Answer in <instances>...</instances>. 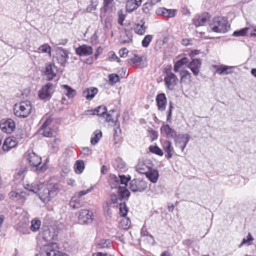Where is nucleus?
<instances>
[{"label": "nucleus", "instance_id": "1", "mask_svg": "<svg viewBox=\"0 0 256 256\" xmlns=\"http://www.w3.org/2000/svg\"><path fill=\"white\" fill-rule=\"evenodd\" d=\"M26 190L33 193H38L40 198L44 202H50L58 192L60 188L57 183H50L44 185L38 182L30 184H27L24 185Z\"/></svg>", "mask_w": 256, "mask_h": 256}, {"label": "nucleus", "instance_id": "2", "mask_svg": "<svg viewBox=\"0 0 256 256\" xmlns=\"http://www.w3.org/2000/svg\"><path fill=\"white\" fill-rule=\"evenodd\" d=\"M32 104L30 102L26 100L14 104L13 110L16 116L18 118H25L31 113Z\"/></svg>", "mask_w": 256, "mask_h": 256}, {"label": "nucleus", "instance_id": "3", "mask_svg": "<svg viewBox=\"0 0 256 256\" xmlns=\"http://www.w3.org/2000/svg\"><path fill=\"white\" fill-rule=\"evenodd\" d=\"M229 26L228 22L224 18H214L209 23L208 30L219 33H225L228 30Z\"/></svg>", "mask_w": 256, "mask_h": 256}, {"label": "nucleus", "instance_id": "4", "mask_svg": "<svg viewBox=\"0 0 256 256\" xmlns=\"http://www.w3.org/2000/svg\"><path fill=\"white\" fill-rule=\"evenodd\" d=\"M42 120H44V122L39 129V133L46 137H52L54 136L56 133L50 128V124L52 122V118L48 116H44Z\"/></svg>", "mask_w": 256, "mask_h": 256}, {"label": "nucleus", "instance_id": "5", "mask_svg": "<svg viewBox=\"0 0 256 256\" xmlns=\"http://www.w3.org/2000/svg\"><path fill=\"white\" fill-rule=\"evenodd\" d=\"M147 187V182L140 178L134 179L130 182V188L134 192H142Z\"/></svg>", "mask_w": 256, "mask_h": 256}, {"label": "nucleus", "instance_id": "6", "mask_svg": "<svg viewBox=\"0 0 256 256\" xmlns=\"http://www.w3.org/2000/svg\"><path fill=\"white\" fill-rule=\"evenodd\" d=\"M57 246L56 243H50L44 245L41 248L39 256H56L58 250H56Z\"/></svg>", "mask_w": 256, "mask_h": 256}, {"label": "nucleus", "instance_id": "7", "mask_svg": "<svg viewBox=\"0 0 256 256\" xmlns=\"http://www.w3.org/2000/svg\"><path fill=\"white\" fill-rule=\"evenodd\" d=\"M54 86L50 82L47 83L42 86L38 91V96L41 100H44L51 97L54 92Z\"/></svg>", "mask_w": 256, "mask_h": 256}, {"label": "nucleus", "instance_id": "8", "mask_svg": "<svg viewBox=\"0 0 256 256\" xmlns=\"http://www.w3.org/2000/svg\"><path fill=\"white\" fill-rule=\"evenodd\" d=\"M0 128L2 132L11 134L16 128V124L13 120L11 118H4L0 120Z\"/></svg>", "mask_w": 256, "mask_h": 256}, {"label": "nucleus", "instance_id": "9", "mask_svg": "<svg viewBox=\"0 0 256 256\" xmlns=\"http://www.w3.org/2000/svg\"><path fill=\"white\" fill-rule=\"evenodd\" d=\"M190 136L188 134H179L174 138L176 147L179 148L183 152L188 142Z\"/></svg>", "mask_w": 256, "mask_h": 256}, {"label": "nucleus", "instance_id": "10", "mask_svg": "<svg viewBox=\"0 0 256 256\" xmlns=\"http://www.w3.org/2000/svg\"><path fill=\"white\" fill-rule=\"evenodd\" d=\"M26 159L30 165L36 168L35 170H39L42 168V166H40L42 163L41 158L34 152L29 153L27 156Z\"/></svg>", "mask_w": 256, "mask_h": 256}, {"label": "nucleus", "instance_id": "11", "mask_svg": "<svg viewBox=\"0 0 256 256\" xmlns=\"http://www.w3.org/2000/svg\"><path fill=\"white\" fill-rule=\"evenodd\" d=\"M93 213L88 210H82L79 213L78 222L80 224H89L93 220Z\"/></svg>", "mask_w": 256, "mask_h": 256}, {"label": "nucleus", "instance_id": "12", "mask_svg": "<svg viewBox=\"0 0 256 256\" xmlns=\"http://www.w3.org/2000/svg\"><path fill=\"white\" fill-rule=\"evenodd\" d=\"M112 182L111 184V187L113 188L119 186L122 184V186H126L128 182L130 180V177L124 175H119L118 176H112Z\"/></svg>", "mask_w": 256, "mask_h": 256}, {"label": "nucleus", "instance_id": "13", "mask_svg": "<svg viewBox=\"0 0 256 256\" xmlns=\"http://www.w3.org/2000/svg\"><path fill=\"white\" fill-rule=\"evenodd\" d=\"M178 78L176 76L170 72H168L164 77V82L168 90H173L174 86L176 84Z\"/></svg>", "mask_w": 256, "mask_h": 256}, {"label": "nucleus", "instance_id": "14", "mask_svg": "<svg viewBox=\"0 0 256 256\" xmlns=\"http://www.w3.org/2000/svg\"><path fill=\"white\" fill-rule=\"evenodd\" d=\"M58 72L56 66L53 63H49L46 64L44 74L48 80H51L56 77Z\"/></svg>", "mask_w": 256, "mask_h": 256}, {"label": "nucleus", "instance_id": "15", "mask_svg": "<svg viewBox=\"0 0 256 256\" xmlns=\"http://www.w3.org/2000/svg\"><path fill=\"white\" fill-rule=\"evenodd\" d=\"M210 16L208 13H204L196 16L193 19V24L196 26H204L210 20Z\"/></svg>", "mask_w": 256, "mask_h": 256}, {"label": "nucleus", "instance_id": "16", "mask_svg": "<svg viewBox=\"0 0 256 256\" xmlns=\"http://www.w3.org/2000/svg\"><path fill=\"white\" fill-rule=\"evenodd\" d=\"M18 142V139L14 136L7 138L4 140L2 146V149L4 151L8 152L16 146Z\"/></svg>", "mask_w": 256, "mask_h": 256}, {"label": "nucleus", "instance_id": "17", "mask_svg": "<svg viewBox=\"0 0 256 256\" xmlns=\"http://www.w3.org/2000/svg\"><path fill=\"white\" fill-rule=\"evenodd\" d=\"M16 230L20 234H30L28 222L27 220L20 222L16 226Z\"/></svg>", "mask_w": 256, "mask_h": 256}, {"label": "nucleus", "instance_id": "18", "mask_svg": "<svg viewBox=\"0 0 256 256\" xmlns=\"http://www.w3.org/2000/svg\"><path fill=\"white\" fill-rule=\"evenodd\" d=\"M162 146L164 150L166 152L165 156L168 158H172L174 152L172 142L168 140H165L162 142Z\"/></svg>", "mask_w": 256, "mask_h": 256}, {"label": "nucleus", "instance_id": "19", "mask_svg": "<svg viewBox=\"0 0 256 256\" xmlns=\"http://www.w3.org/2000/svg\"><path fill=\"white\" fill-rule=\"evenodd\" d=\"M202 65V60L200 59H194L188 66L194 76H198L200 72Z\"/></svg>", "mask_w": 256, "mask_h": 256}, {"label": "nucleus", "instance_id": "20", "mask_svg": "<svg viewBox=\"0 0 256 256\" xmlns=\"http://www.w3.org/2000/svg\"><path fill=\"white\" fill-rule=\"evenodd\" d=\"M156 100L158 110L160 111H164L166 110V106L167 103V99L165 94L162 93L158 94Z\"/></svg>", "mask_w": 256, "mask_h": 256}, {"label": "nucleus", "instance_id": "21", "mask_svg": "<svg viewBox=\"0 0 256 256\" xmlns=\"http://www.w3.org/2000/svg\"><path fill=\"white\" fill-rule=\"evenodd\" d=\"M42 237L46 241H50L56 238L57 234L54 231L53 228H50L43 230Z\"/></svg>", "mask_w": 256, "mask_h": 256}, {"label": "nucleus", "instance_id": "22", "mask_svg": "<svg viewBox=\"0 0 256 256\" xmlns=\"http://www.w3.org/2000/svg\"><path fill=\"white\" fill-rule=\"evenodd\" d=\"M93 50L92 46L83 44L76 48V52L80 56H86L92 53Z\"/></svg>", "mask_w": 256, "mask_h": 256}, {"label": "nucleus", "instance_id": "23", "mask_svg": "<svg viewBox=\"0 0 256 256\" xmlns=\"http://www.w3.org/2000/svg\"><path fill=\"white\" fill-rule=\"evenodd\" d=\"M161 133L168 138H174L176 136V132L168 124L162 126L160 128Z\"/></svg>", "mask_w": 256, "mask_h": 256}, {"label": "nucleus", "instance_id": "24", "mask_svg": "<svg viewBox=\"0 0 256 256\" xmlns=\"http://www.w3.org/2000/svg\"><path fill=\"white\" fill-rule=\"evenodd\" d=\"M148 164L149 160H140L136 166V170L140 174H146L150 168Z\"/></svg>", "mask_w": 256, "mask_h": 256}, {"label": "nucleus", "instance_id": "25", "mask_svg": "<svg viewBox=\"0 0 256 256\" xmlns=\"http://www.w3.org/2000/svg\"><path fill=\"white\" fill-rule=\"evenodd\" d=\"M107 109L105 106H100L94 110H88L85 112L86 114H96L98 116L105 117V114Z\"/></svg>", "mask_w": 256, "mask_h": 256}, {"label": "nucleus", "instance_id": "26", "mask_svg": "<svg viewBox=\"0 0 256 256\" xmlns=\"http://www.w3.org/2000/svg\"><path fill=\"white\" fill-rule=\"evenodd\" d=\"M68 58V52L63 48H60L57 54V60L60 64L63 66Z\"/></svg>", "mask_w": 256, "mask_h": 256}, {"label": "nucleus", "instance_id": "27", "mask_svg": "<svg viewBox=\"0 0 256 256\" xmlns=\"http://www.w3.org/2000/svg\"><path fill=\"white\" fill-rule=\"evenodd\" d=\"M61 89L62 92L68 97V98H72L76 95V90L67 84L62 85Z\"/></svg>", "mask_w": 256, "mask_h": 256}, {"label": "nucleus", "instance_id": "28", "mask_svg": "<svg viewBox=\"0 0 256 256\" xmlns=\"http://www.w3.org/2000/svg\"><path fill=\"white\" fill-rule=\"evenodd\" d=\"M98 90L96 88H90L86 89L82 92V96L88 100H92L97 94Z\"/></svg>", "mask_w": 256, "mask_h": 256}, {"label": "nucleus", "instance_id": "29", "mask_svg": "<svg viewBox=\"0 0 256 256\" xmlns=\"http://www.w3.org/2000/svg\"><path fill=\"white\" fill-rule=\"evenodd\" d=\"M176 10L172 9H166V8H159L156 10V14H162L168 18H173L176 15Z\"/></svg>", "mask_w": 256, "mask_h": 256}, {"label": "nucleus", "instance_id": "30", "mask_svg": "<svg viewBox=\"0 0 256 256\" xmlns=\"http://www.w3.org/2000/svg\"><path fill=\"white\" fill-rule=\"evenodd\" d=\"M26 195V192L20 190L12 191L9 194L10 198L14 200H17L22 198H24Z\"/></svg>", "mask_w": 256, "mask_h": 256}, {"label": "nucleus", "instance_id": "31", "mask_svg": "<svg viewBox=\"0 0 256 256\" xmlns=\"http://www.w3.org/2000/svg\"><path fill=\"white\" fill-rule=\"evenodd\" d=\"M146 175L152 182L156 183L158 181L159 174L157 170L150 168Z\"/></svg>", "mask_w": 256, "mask_h": 256}, {"label": "nucleus", "instance_id": "32", "mask_svg": "<svg viewBox=\"0 0 256 256\" xmlns=\"http://www.w3.org/2000/svg\"><path fill=\"white\" fill-rule=\"evenodd\" d=\"M213 66L216 68V72L220 74H228L231 73L232 72L230 70L232 68V66L223 65H214Z\"/></svg>", "mask_w": 256, "mask_h": 256}, {"label": "nucleus", "instance_id": "33", "mask_svg": "<svg viewBox=\"0 0 256 256\" xmlns=\"http://www.w3.org/2000/svg\"><path fill=\"white\" fill-rule=\"evenodd\" d=\"M144 22L141 20L140 24H138L134 28V32L138 35H143L146 30V26H144Z\"/></svg>", "mask_w": 256, "mask_h": 256}, {"label": "nucleus", "instance_id": "34", "mask_svg": "<svg viewBox=\"0 0 256 256\" xmlns=\"http://www.w3.org/2000/svg\"><path fill=\"white\" fill-rule=\"evenodd\" d=\"M113 166L115 169L118 170L122 171L126 168V164L121 158H120L114 160L113 162Z\"/></svg>", "mask_w": 256, "mask_h": 256}, {"label": "nucleus", "instance_id": "35", "mask_svg": "<svg viewBox=\"0 0 256 256\" xmlns=\"http://www.w3.org/2000/svg\"><path fill=\"white\" fill-rule=\"evenodd\" d=\"M102 136V132L100 130H97L94 131L92 136L90 142L92 144H96Z\"/></svg>", "mask_w": 256, "mask_h": 256}, {"label": "nucleus", "instance_id": "36", "mask_svg": "<svg viewBox=\"0 0 256 256\" xmlns=\"http://www.w3.org/2000/svg\"><path fill=\"white\" fill-rule=\"evenodd\" d=\"M70 204L74 209L78 208L82 206V203L80 200V198L74 195L72 197Z\"/></svg>", "mask_w": 256, "mask_h": 256}, {"label": "nucleus", "instance_id": "37", "mask_svg": "<svg viewBox=\"0 0 256 256\" xmlns=\"http://www.w3.org/2000/svg\"><path fill=\"white\" fill-rule=\"evenodd\" d=\"M130 224L131 222L130 219L124 216L122 217V220H120L119 222V226L124 230H127L130 228Z\"/></svg>", "mask_w": 256, "mask_h": 256}, {"label": "nucleus", "instance_id": "38", "mask_svg": "<svg viewBox=\"0 0 256 256\" xmlns=\"http://www.w3.org/2000/svg\"><path fill=\"white\" fill-rule=\"evenodd\" d=\"M41 225V222L36 219H34L31 221V225L30 228V231L36 232L40 230Z\"/></svg>", "mask_w": 256, "mask_h": 256}, {"label": "nucleus", "instance_id": "39", "mask_svg": "<svg viewBox=\"0 0 256 256\" xmlns=\"http://www.w3.org/2000/svg\"><path fill=\"white\" fill-rule=\"evenodd\" d=\"M111 245V241L109 240H101L97 242L96 248L102 249L108 248Z\"/></svg>", "mask_w": 256, "mask_h": 256}, {"label": "nucleus", "instance_id": "40", "mask_svg": "<svg viewBox=\"0 0 256 256\" xmlns=\"http://www.w3.org/2000/svg\"><path fill=\"white\" fill-rule=\"evenodd\" d=\"M118 192L122 198L129 197L130 192L126 186H120L118 188Z\"/></svg>", "mask_w": 256, "mask_h": 256}, {"label": "nucleus", "instance_id": "41", "mask_svg": "<svg viewBox=\"0 0 256 256\" xmlns=\"http://www.w3.org/2000/svg\"><path fill=\"white\" fill-rule=\"evenodd\" d=\"M138 4L134 0H129L126 4V10L127 12H131L138 8Z\"/></svg>", "mask_w": 256, "mask_h": 256}, {"label": "nucleus", "instance_id": "42", "mask_svg": "<svg viewBox=\"0 0 256 256\" xmlns=\"http://www.w3.org/2000/svg\"><path fill=\"white\" fill-rule=\"evenodd\" d=\"M84 168V161L78 160L75 164V171L77 174H81Z\"/></svg>", "mask_w": 256, "mask_h": 256}, {"label": "nucleus", "instance_id": "43", "mask_svg": "<svg viewBox=\"0 0 256 256\" xmlns=\"http://www.w3.org/2000/svg\"><path fill=\"white\" fill-rule=\"evenodd\" d=\"M249 30V28H244L239 30H236L233 32L232 36L236 37L244 36L248 33Z\"/></svg>", "mask_w": 256, "mask_h": 256}, {"label": "nucleus", "instance_id": "44", "mask_svg": "<svg viewBox=\"0 0 256 256\" xmlns=\"http://www.w3.org/2000/svg\"><path fill=\"white\" fill-rule=\"evenodd\" d=\"M38 52L39 53H48L50 56L51 48L48 44H45L40 46L38 48Z\"/></svg>", "mask_w": 256, "mask_h": 256}, {"label": "nucleus", "instance_id": "45", "mask_svg": "<svg viewBox=\"0 0 256 256\" xmlns=\"http://www.w3.org/2000/svg\"><path fill=\"white\" fill-rule=\"evenodd\" d=\"M142 60V56L135 55L133 58H130L128 60V63L130 64H136V65L139 66Z\"/></svg>", "mask_w": 256, "mask_h": 256}, {"label": "nucleus", "instance_id": "46", "mask_svg": "<svg viewBox=\"0 0 256 256\" xmlns=\"http://www.w3.org/2000/svg\"><path fill=\"white\" fill-rule=\"evenodd\" d=\"M180 74L182 82H186V80H190L191 78V74L187 70L180 71Z\"/></svg>", "mask_w": 256, "mask_h": 256}, {"label": "nucleus", "instance_id": "47", "mask_svg": "<svg viewBox=\"0 0 256 256\" xmlns=\"http://www.w3.org/2000/svg\"><path fill=\"white\" fill-rule=\"evenodd\" d=\"M149 150L150 152L160 156H162L164 154L162 150L156 146H150L149 147Z\"/></svg>", "mask_w": 256, "mask_h": 256}, {"label": "nucleus", "instance_id": "48", "mask_svg": "<svg viewBox=\"0 0 256 256\" xmlns=\"http://www.w3.org/2000/svg\"><path fill=\"white\" fill-rule=\"evenodd\" d=\"M153 36L151 34L146 35L142 42V46L144 48H147L150 42L152 41Z\"/></svg>", "mask_w": 256, "mask_h": 256}, {"label": "nucleus", "instance_id": "49", "mask_svg": "<svg viewBox=\"0 0 256 256\" xmlns=\"http://www.w3.org/2000/svg\"><path fill=\"white\" fill-rule=\"evenodd\" d=\"M120 214L122 217L126 216L128 212V208L125 203H121L120 204Z\"/></svg>", "mask_w": 256, "mask_h": 256}, {"label": "nucleus", "instance_id": "50", "mask_svg": "<svg viewBox=\"0 0 256 256\" xmlns=\"http://www.w3.org/2000/svg\"><path fill=\"white\" fill-rule=\"evenodd\" d=\"M26 168L25 167L21 168L15 176V178L18 180H22L24 177V175L26 172Z\"/></svg>", "mask_w": 256, "mask_h": 256}, {"label": "nucleus", "instance_id": "51", "mask_svg": "<svg viewBox=\"0 0 256 256\" xmlns=\"http://www.w3.org/2000/svg\"><path fill=\"white\" fill-rule=\"evenodd\" d=\"M60 143V140L56 138L50 143V146L53 151L56 152L58 150Z\"/></svg>", "mask_w": 256, "mask_h": 256}, {"label": "nucleus", "instance_id": "52", "mask_svg": "<svg viewBox=\"0 0 256 256\" xmlns=\"http://www.w3.org/2000/svg\"><path fill=\"white\" fill-rule=\"evenodd\" d=\"M174 107L172 106V102L169 103L168 110L167 116H166V120L169 123H170L172 122V110Z\"/></svg>", "mask_w": 256, "mask_h": 256}, {"label": "nucleus", "instance_id": "53", "mask_svg": "<svg viewBox=\"0 0 256 256\" xmlns=\"http://www.w3.org/2000/svg\"><path fill=\"white\" fill-rule=\"evenodd\" d=\"M253 240V238L251 234L249 233L246 236V238H243L242 243L240 244V246H241L242 245L248 244L250 245L252 244V242Z\"/></svg>", "mask_w": 256, "mask_h": 256}, {"label": "nucleus", "instance_id": "54", "mask_svg": "<svg viewBox=\"0 0 256 256\" xmlns=\"http://www.w3.org/2000/svg\"><path fill=\"white\" fill-rule=\"evenodd\" d=\"M92 190V188L91 187L86 190H81L78 192H76L74 194V196H78V198H81L82 196H84L88 193L90 192Z\"/></svg>", "mask_w": 256, "mask_h": 256}, {"label": "nucleus", "instance_id": "55", "mask_svg": "<svg viewBox=\"0 0 256 256\" xmlns=\"http://www.w3.org/2000/svg\"><path fill=\"white\" fill-rule=\"evenodd\" d=\"M110 82L116 84L120 80V77L116 74H110L108 76Z\"/></svg>", "mask_w": 256, "mask_h": 256}, {"label": "nucleus", "instance_id": "56", "mask_svg": "<svg viewBox=\"0 0 256 256\" xmlns=\"http://www.w3.org/2000/svg\"><path fill=\"white\" fill-rule=\"evenodd\" d=\"M115 111L114 110H110L108 112H106L105 114V117L106 120L109 122H114V120L113 118V116L112 115V113L114 112Z\"/></svg>", "mask_w": 256, "mask_h": 256}, {"label": "nucleus", "instance_id": "57", "mask_svg": "<svg viewBox=\"0 0 256 256\" xmlns=\"http://www.w3.org/2000/svg\"><path fill=\"white\" fill-rule=\"evenodd\" d=\"M118 23L121 26L123 25V22L125 19V15L123 14V12L122 10H120L118 12Z\"/></svg>", "mask_w": 256, "mask_h": 256}, {"label": "nucleus", "instance_id": "58", "mask_svg": "<svg viewBox=\"0 0 256 256\" xmlns=\"http://www.w3.org/2000/svg\"><path fill=\"white\" fill-rule=\"evenodd\" d=\"M113 1L114 0H104V6L103 8V10L104 12H106L108 10L110 7V5L112 4Z\"/></svg>", "mask_w": 256, "mask_h": 256}, {"label": "nucleus", "instance_id": "59", "mask_svg": "<svg viewBox=\"0 0 256 256\" xmlns=\"http://www.w3.org/2000/svg\"><path fill=\"white\" fill-rule=\"evenodd\" d=\"M81 152L83 155L88 156L92 154V150L89 148L86 147L82 149Z\"/></svg>", "mask_w": 256, "mask_h": 256}, {"label": "nucleus", "instance_id": "60", "mask_svg": "<svg viewBox=\"0 0 256 256\" xmlns=\"http://www.w3.org/2000/svg\"><path fill=\"white\" fill-rule=\"evenodd\" d=\"M184 65V64L180 60H178L174 65V70L175 72H177L179 70V68Z\"/></svg>", "mask_w": 256, "mask_h": 256}, {"label": "nucleus", "instance_id": "61", "mask_svg": "<svg viewBox=\"0 0 256 256\" xmlns=\"http://www.w3.org/2000/svg\"><path fill=\"white\" fill-rule=\"evenodd\" d=\"M109 56H110V58L112 60H114V61L116 60L118 62H120V58L117 56L113 52H109Z\"/></svg>", "mask_w": 256, "mask_h": 256}, {"label": "nucleus", "instance_id": "62", "mask_svg": "<svg viewBox=\"0 0 256 256\" xmlns=\"http://www.w3.org/2000/svg\"><path fill=\"white\" fill-rule=\"evenodd\" d=\"M128 51L126 48H122L120 50L119 54L120 57L126 58L128 55Z\"/></svg>", "mask_w": 256, "mask_h": 256}, {"label": "nucleus", "instance_id": "63", "mask_svg": "<svg viewBox=\"0 0 256 256\" xmlns=\"http://www.w3.org/2000/svg\"><path fill=\"white\" fill-rule=\"evenodd\" d=\"M141 234L142 236H148L150 238H153L152 236L150 234H148V232L146 228L143 227L141 230Z\"/></svg>", "mask_w": 256, "mask_h": 256}, {"label": "nucleus", "instance_id": "64", "mask_svg": "<svg viewBox=\"0 0 256 256\" xmlns=\"http://www.w3.org/2000/svg\"><path fill=\"white\" fill-rule=\"evenodd\" d=\"M92 256H108L106 253H103L102 252H98L93 253Z\"/></svg>", "mask_w": 256, "mask_h": 256}]
</instances>
